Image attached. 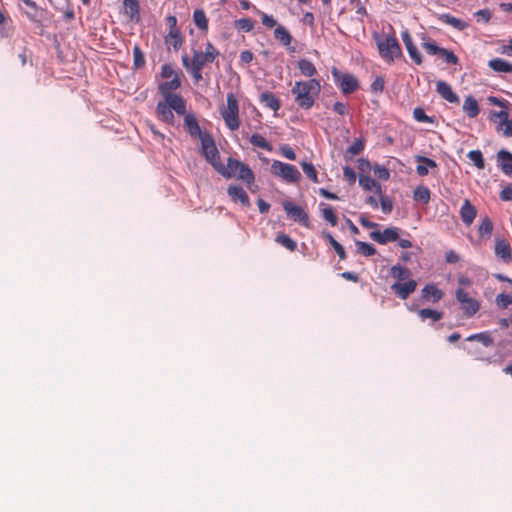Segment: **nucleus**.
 Here are the masks:
<instances>
[{
	"label": "nucleus",
	"mask_w": 512,
	"mask_h": 512,
	"mask_svg": "<svg viewBox=\"0 0 512 512\" xmlns=\"http://www.w3.org/2000/svg\"><path fill=\"white\" fill-rule=\"evenodd\" d=\"M253 60V53L249 50L242 51L239 56L240 65L246 66Z\"/></svg>",
	"instance_id": "obj_55"
},
{
	"label": "nucleus",
	"mask_w": 512,
	"mask_h": 512,
	"mask_svg": "<svg viewBox=\"0 0 512 512\" xmlns=\"http://www.w3.org/2000/svg\"><path fill=\"white\" fill-rule=\"evenodd\" d=\"M124 14L131 21L138 22L140 20L139 0H123Z\"/></svg>",
	"instance_id": "obj_23"
},
{
	"label": "nucleus",
	"mask_w": 512,
	"mask_h": 512,
	"mask_svg": "<svg viewBox=\"0 0 512 512\" xmlns=\"http://www.w3.org/2000/svg\"><path fill=\"white\" fill-rule=\"evenodd\" d=\"M323 235L326 238V240L329 242V244L334 248V250L337 253V255L339 256V258L341 260L346 259L347 255H346V251H345L344 247L334 239L332 234L330 232H323Z\"/></svg>",
	"instance_id": "obj_35"
},
{
	"label": "nucleus",
	"mask_w": 512,
	"mask_h": 512,
	"mask_svg": "<svg viewBox=\"0 0 512 512\" xmlns=\"http://www.w3.org/2000/svg\"><path fill=\"white\" fill-rule=\"evenodd\" d=\"M334 81L344 94H351L358 89L357 78L350 73H341L337 68L332 69Z\"/></svg>",
	"instance_id": "obj_8"
},
{
	"label": "nucleus",
	"mask_w": 512,
	"mask_h": 512,
	"mask_svg": "<svg viewBox=\"0 0 512 512\" xmlns=\"http://www.w3.org/2000/svg\"><path fill=\"white\" fill-rule=\"evenodd\" d=\"M322 216L323 218L328 221L331 226H336L338 222V218L336 214L333 211V208L330 206L324 207L322 209Z\"/></svg>",
	"instance_id": "obj_47"
},
{
	"label": "nucleus",
	"mask_w": 512,
	"mask_h": 512,
	"mask_svg": "<svg viewBox=\"0 0 512 512\" xmlns=\"http://www.w3.org/2000/svg\"><path fill=\"white\" fill-rule=\"evenodd\" d=\"M355 245L357 248V253H359L365 257L373 256L377 252L376 248L372 244L367 243V242L357 240V241H355Z\"/></svg>",
	"instance_id": "obj_37"
},
{
	"label": "nucleus",
	"mask_w": 512,
	"mask_h": 512,
	"mask_svg": "<svg viewBox=\"0 0 512 512\" xmlns=\"http://www.w3.org/2000/svg\"><path fill=\"white\" fill-rule=\"evenodd\" d=\"M301 167L305 175L314 183H318V175L314 165L310 162H301Z\"/></svg>",
	"instance_id": "obj_45"
},
{
	"label": "nucleus",
	"mask_w": 512,
	"mask_h": 512,
	"mask_svg": "<svg viewBox=\"0 0 512 512\" xmlns=\"http://www.w3.org/2000/svg\"><path fill=\"white\" fill-rule=\"evenodd\" d=\"M431 192L425 186H418L413 192V198L415 201L427 204L430 201Z\"/></svg>",
	"instance_id": "obj_38"
},
{
	"label": "nucleus",
	"mask_w": 512,
	"mask_h": 512,
	"mask_svg": "<svg viewBox=\"0 0 512 512\" xmlns=\"http://www.w3.org/2000/svg\"><path fill=\"white\" fill-rule=\"evenodd\" d=\"M173 111L178 115H185L186 101L182 96H173L164 99V101H159L156 105L155 114L160 121L173 126L175 123Z\"/></svg>",
	"instance_id": "obj_3"
},
{
	"label": "nucleus",
	"mask_w": 512,
	"mask_h": 512,
	"mask_svg": "<svg viewBox=\"0 0 512 512\" xmlns=\"http://www.w3.org/2000/svg\"><path fill=\"white\" fill-rule=\"evenodd\" d=\"M261 21L263 25L269 28L275 27L277 24V21L272 16L265 13H261Z\"/></svg>",
	"instance_id": "obj_59"
},
{
	"label": "nucleus",
	"mask_w": 512,
	"mask_h": 512,
	"mask_svg": "<svg viewBox=\"0 0 512 512\" xmlns=\"http://www.w3.org/2000/svg\"><path fill=\"white\" fill-rule=\"evenodd\" d=\"M438 19L442 22V23H445L447 25H450L452 26L453 28L457 29L458 31H463L464 29L467 28L468 24L459 19V18H456L448 13H444V14H440L438 16Z\"/></svg>",
	"instance_id": "obj_27"
},
{
	"label": "nucleus",
	"mask_w": 512,
	"mask_h": 512,
	"mask_svg": "<svg viewBox=\"0 0 512 512\" xmlns=\"http://www.w3.org/2000/svg\"><path fill=\"white\" fill-rule=\"evenodd\" d=\"M390 274L393 278L401 282L410 276V270L400 265H394L390 269Z\"/></svg>",
	"instance_id": "obj_40"
},
{
	"label": "nucleus",
	"mask_w": 512,
	"mask_h": 512,
	"mask_svg": "<svg viewBox=\"0 0 512 512\" xmlns=\"http://www.w3.org/2000/svg\"><path fill=\"white\" fill-rule=\"evenodd\" d=\"M416 161L420 164L416 167V172L419 176H426L429 173V168H437V163L428 157L417 155L415 157Z\"/></svg>",
	"instance_id": "obj_24"
},
{
	"label": "nucleus",
	"mask_w": 512,
	"mask_h": 512,
	"mask_svg": "<svg viewBox=\"0 0 512 512\" xmlns=\"http://www.w3.org/2000/svg\"><path fill=\"white\" fill-rule=\"evenodd\" d=\"M413 117L416 121L423 123H433L434 121L432 117L426 115L424 109L421 107L414 108Z\"/></svg>",
	"instance_id": "obj_46"
},
{
	"label": "nucleus",
	"mask_w": 512,
	"mask_h": 512,
	"mask_svg": "<svg viewBox=\"0 0 512 512\" xmlns=\"http://www.w3.org/2000/svg\"><path fill=\"white\" fill-rule=\"evenodd\" d=\"M145 66V57L138 45L133 47V68L140 69Z\"/></svg>",
	"instance_id": "obj_43"
},
{
	"label": "nucleus",
	"mask_w": 512,
	"mask_h": 512,
	"mask_svg": "<svg viewBox=\"0 0 512 512\" xmlns=\"http://www.w3.org/2000/svg\"><path fill=\"white\" fill-rule=\"evenodd\" d=\"M495 302L500 308L505 309L510 304H512V296L505 293H500L496 296Z\"/></svg>",
	"instance_id": "obj_49"
},
{
	"label": "nucleus",
	"mask_w": 512,
	"mask_h": 512,
	"mask_svg": "<svg viewBox=\"0 0 512 512\" xmlns=\"http://www.w3.org/2000/svg\"><path fill=\"white\" fill-rule=\"evenodd\" d=\"M463 111L467 114L469 118H475L478 116L480 109L477 100L469 95L465 98L463 104Z\"/></svg>",
	"instance_id": "obj_28"
},
{
	"label": "nucleus",
	"mask_w": 512,
	"mask_h": 512,
	"mask_svg": "<svg viewBox=\"0 0 512 512\" xmlns=\"http://www.w3.org/2000/svg\"><path fill=\"white\" fill-rule=\"evenodd\" d=\"M497 163L505 175L512 177V153L501 149L497 153Z\"/></svg>",
	"instance_id": "obj_19"
},
{
	"label": "nucleus",
	"mask_w": 512,
	"mask_h": 512,
	"mask_svg": "<svg viewBox=\"0 0 512 512\" xmlns=\"http://www.w3.org/2000/svg\"><path fill=\"white\" fill-rule=\"evenodd\" d=\"M298 68L301 71V73L307 77H312L317 72L313 63L307 59H300L298 61Z\"/></svg>",
	"instance_id": "obj_39"
},
{
	"label": "nucleus",
	"mask_w": 512,
	"mask_h": 512,
	"mask_svg": "<svg viewBox=\"0 0 512 512\" xmlns=\"http://www.w3.org/2000/svg\"><path fill=\"white\" fill-rule=\"evenodd\" d=\"M271 173L289 183H296L301 178V174L296 166L278 160L273 161L271 164Z\"/></svg>",
	"instance_id": "obj_7"
},
{
	"label": "nucleus",
	"mask_w": 512,
	"mask_h": 512,
	"mask_svg": "<svg viewBox=\"0 0 512 512\" xmlns=\"http://www.w3.org/2000/svg\"><path fill=\"white\" fill-rule=\"evenodd\" d=\"M385 86V79L382 76H377L371 84V91L373 93H382Z\"/></svg>",
	"instance_id": "obj_51"
},
{
	"label": "nucleus",
	"mask_w": 512,
	"mask_h": 512,
	"mask_svg": "<svg viewBox=\"0 0 512 512\" xmlns=\"http://www.w3.org/2000/svg\"><path fill=\"white\" fill-rule=\"evenodd\" d=\"M467 157L473 162L478 169L485 168V161L480 150H471L468 152Z\"/></svg>",
	"instance_id": "obj_44"
},
{
	"label": "nucleus",
	"mask_w": 512,
	"mask_h": 512,
	"mask_svg": "<svg viewBox=\"0 0 512 512\" xmlns=\"http://www.w3.org/2000/svg\"><path fill=\"white\" fill-rule=\"evenodd\" d=\"M439 57L443 58L447 64H457L458 62L457 56L445 48L442 49Z\"/></svg>",
	"instance_id": "obj_53"
},
{
	"label": "nucleus",
	"mask_w": 512,
	"mask_h": 512,
	"mask_svg": "<svg viewBox=\"0 0 512 512\" xmlns=\"http://www.w3.org/2000/svg\"><path fill=\"white\" fill-rule=\"evenodd\" d=\"M400 229L397 227H389L380 231H372L370 233L371 239L378 242L379 244L385 245L388 242H393L399 239Z\"/></svg>",
	"instance_id": "obj_12"
},
{
	"label": "nucleus",
	"mask_w": 512,
	"mask_h": 512,
	"mask_svg": "<svg viewBox=\"0 0 512 512\" xmlns=\"http://www.w3.org/2000/svg\"><path fill=\"white\" fill-rule=\"evenodd\" d=\"M417 288V282L413 279H409L406 282H395L391 289L401 299L405 300L411 293Z\"/></svg>",
	"instance_id": "obj_13"
},
{
	"label": "nucleus",
	"mask_w": 512,
	"mask_h": 512,
	"mask_svg": "<svg viewBox=\"0 0 512 512\" xmlns=\"http://www.w3.org/2000/svg\"><path fill=\"white\" fill-rule=\"evenodd\" d=\"M235 26L242 31H250L253 29V22L250 19L242 18L235 21Z\"/></svg>",
	"instance_id": "obj_52"
},
{
	"label": "nucleus",
	"mask_w": 512,
	"mask_h": 512,
	"mask_svg": "<svg viewBox=\"0 0 512 512\" xmlns=\"http://www.w3.org/2000/svg\"><path fill=\"white\" fill-rule=\"evenodd\" d=\"M193 21L199 29L203 31H206L208 29V19L206 17L204 10L196 9L193 13Z\"/></svg>",
	"instance_id": "obj_36"
},
{
	"label": "nucleus",
	"mask_w": 512,
	"mask_h": 512,
	"mask_svg": "<svg viewBox=\"0 0 512 512\" xmlns=\"http://www.w3.org/2000/svg\"><path fill=\"white\" fill-rule=\"evenodd\" d=\"M495 255L505 263L512 259V251L509 243L499 237L495 238Z\"/></svg>",
	"instance_id": "obj_17"
},
{
	"label": "nucleus",
	"mask_w": 512,
	"mask_h": 512,
	"mask_svg": "<svg viewBox=\"0 0 512 512\" xmlns=\"http://www.w3.org/2000/svg\"><path fill=\"white\" fill-rule=\"evenodd\" d=\"M220 175L227 179L236 178L248 184L254 181L253 171L244 163L232 157L227 158V163L220 162L215 169Z\"/></svg>",
	"instance_id": "obj_4"
},
{
	"label": "nucleus",
	"mask_w": 512,
	"mask_h": 512,
	"mask_svg": "<svg viewBox=\"0 0 512 512\" xmlns=\"http://www.w3.org/2000/svg\"><path fill=\"white\" fill-rule=\"evenodd\" d=\"M467 341H478L482 343L485 347L492 346L494 340L490 334V332H480L476 334H472L466 338Z\"/></svg>",
	"instance_id": "obj_33"
},
{
	"label": "nucleus",
	"mask_w": 512,
	"mask_h": 512,
	"mask_svg": "<svg viewBox=\"0 0 512 512\" xmlns=\"http://www.w3.org/2000/svg\"><path fill=\"white\" fill-rule=\"evenodd\" d=\"M475 16L478 18V21H483L487 23L491 19V12L488 9H482L475 13Z\"/></svg>",
	"instance_id": "obj_57"
},
{
	"label": "nucleus",
	"mask_w": 512,
	"mask_h": 512,
	"mask_svg": "<svg viewBox=\"0 0 512 512\" xmlns=\"http://www.w3.org/2000/svg\"><path fill=\"white\" fill-rule=\"evenodd\" d=\"M380 204L384 214H390L393 209V202L388 196H384L381 194Z\"/></svg>",
	"instance_id": "obj_50"
},
{
	"label": "nucleus",
	"mask_w": 512,
	"mask_h": 512,
	"mask_svg": "<svg viewBox=\"0 0 512 512\" xmlns=\"http://www.w3.org/2000/svg\"><path fill=\"white\" fill-rule=\"evenodd\" d=\"M376 44L381 58L388 64L402 56L401 46L392 35L376 36Z\"/></svg>",
	"instance_id": "obj_5"
},
{
	"label": "nucleus",
	"mask_w": 512,
	"mask_h": 512,
	"mask_svg": "<svg viewBox=\"0 0 512 512\" xmlns=\"http://www.w3.org/2000/svg\"><path fill=\"white\" fill-rule=\"evenodd\" d=\"M500 198L503 201H512V185H508L502 189Z\"/></svg>",
	"instance_id": "obj_61"
},
{
	"label": "nucleus",
	"mask_w": 512,
	"mask_h": 512,
	"mask_svg": "<svg viewBox=\"0 0 512 512\" xmlns=\"http://www.w3.org/2000/svg\"><path fill=\"white\" fill-rule=\"evenodd\" d=\"M402 41L404 46L410 56V58L417 64H422V55L418 51L417 47L413 43L412 37L407 29L403 30L401 33Z\"/></svg>",
	"instance_id": "obj_14"
},
{
	"label": "nucleus",
	"mask_w": 512,
	"mask_h": 512,
	"mask_svg": "<svg viewBox=\"0 0 512 512\" xmlns=\"http://www.w3.org/2000/svg\"><path fill=\"white\" fill-rule=\"evenodd\" d=\"M260 101L263 103L266 107L270 108L271 110H278L280 107L279 100L276 98V96L271 92H263L260 95Z\"/></svg>",
	"instance_id": "obj_31"
},
{
	"label": "nucleus",
	"mask_w": 512,
	"mask_h": 512,
	"mask_svg": "<svg viewBox=\"0 0 512 512\" xmlns=\"http://www.w3.org/2000/svg\"><path fill=\"white\" fill-rule=\"evenodd\" d=\"M228 195L234 203H240L242 206L250 205L249 197L246 191L239 185H231L228 187Z\"/></svg>",
	"instance_id": "obj_18"
},
{
	"label": "nucleus",
	"mask_w": 512,
	"mask_h": 512,
	"mask_svg": "<svg viewBox=\"0 0 512 512\" xmlns=\"http://www.w3.org/2000/svg\"><path fill=\"white\" fill-rule=\"evenodd\" d=\"M333 110L339 114V115H345L348 113V109H347V106L346 104L342 103V102H336L334 105H333Z\"/></svg>",
	"instance_id": "obj_63"
},
{
	"label": "nucleus",
	"mask_w": 512,
	"mask_h": 512,
	"mask_svg": "<svg viewBox=\"0 0 512 512\" xmlns=\"http://www.w3.org/2000/svg\"><path fill=\"white\" fill-rule=\"evenodd\" d=\"M184 116V127L187 133L193 138H202L206 133H203L198 121L194 114L186 113Z\"/></svg>",
	"instance_id": "obj_15"
},
{
	"label": "nucleus",
	"mask_w": 512,
	"mask_h": 512,
	"mask_svg": "<svg viewBox=\"0 0 512 512\" xmlns=\"http://www.w3.org/2000/svg\"><path fill=\"white\" fill-rule=\"evenodd\" d=\"M219 56V51L210 43L206 44L205 51L194 50L192 59L188 56L182 57V62L187 71L191 74L195 83L202 80V69L208 63L214 62Z\"/></svg>",
	"instance_id": "obj_1"
},
{
	"label": "nucleus",
	"mask_w": 512,
	"mask_h": 512,
	"mask_svg": "<svg viewBox=\"0 0 512 512\" xmlns=\"http://www.w3.org/2000/svg\"><path fill=\"white\" fill-rule=\"evenodd\" d=\"M456 299L461 303V308L467 317L476 314L480 308L479 302L471 298L469 294L461 288L456 290Z\"/></svg>",
	"instance_id": "obj_11"
},
{
	"label": "nucleus",
	"mask_w": 512,
	"mask_h": 512,
	"mask_svg": "<svg viewBox=\"0 0 512 512\" xmlns=\"http://www.w3.org/2000/svg\"><path fill=\"white\" fill-rule=\"evenodd\" d=\"M321 91L318 80L312 78L307 81H297L291 89L296 104L305 110L310 109Z\"/></svg>",
	"instance_id": "obj_2"
},
{
	"label": "nucleus",
	"mask_w": 512,
	"mask_h": 512,
	"mask_svg": "<svg viewBox=\"0 0 512 512\" xmlns=\"http://www.w3.org/2000/svg\"><path fill=\"white\" fill-rule=\"evenodd\" d=\"M443 297V292L438 289L434 284H427L422 289V298L425 301H431L432 303H437Z\"/></svg>",
	"instance_id": "obj_22"
},
{
	"label": "nucleus",
	"mask_w": 512,
	"mask_h": 512,
	"mask_svg": "<svg viewBox=\"0 0 512 512\" xmlns=\"http://www.w3.org/2000/svg\"><path fill=\"white\" fill-rule=\"evenodd\" d=\"M220 114L226 126L234 131L240 126L239 121V105L233 93L227 94V103L220 108Z\"/></svg>",
	"instance_id": "obj_6"
},
{
	"label": "nucleus",
	"mask_w": 512,
	"mask_h": 512,
	"mask_svg": "<svg viewBox=\"0 0 512 512\" xmlns=\"http://www.w3.org/2000/svg\"><path fill=\"white\" fill-rule=\"evenodd\" d=\"M502 126L504 128L502 129V134L505 137H512V120H508L506 122H503Z\"/></svg>",
	"instance_id": "obj_64"
},
{
	"label": "nucleus",
	"mask_w": 512,
	"mask_h": 512,
	"mask_svg": "<svg viewBox=\"0 0 512 512\" xmlns=\"http://www.w3.org/2000/svg\"><path fill=\"white\" fill-rule=\"evenodd\" d=\"M165 41L166 44L171 45L175 50H178L182 45V37L178 29H170Z\"/></svg>",
	"instance_id": "obj_34"
},
{
	"label": "nucleus",
	"mask_w": 512,
	"mask_h": 512,
	"mask_svg": "<svg viewBox=\"0 0 512 512\" xmlns=\"http://www.w3.org/2000/svg\"><path fill=\"white\" fill-rule=\"evenodd\" d=\"M364 149V142L362 139H356L346 150V154L352 156L360 154Z\"/></svg>",
	"instance_id": "obj_48"
},
{
	"label": "nucleus",
	"mask_w": 512,
	"mask_h": 512,
	"mask_svg": "<svg viewBox=\"0 0 512 512\" xmlns=\"http://www.w3.org/2000/svg\"><path fill=\"white\" fill-rule=\"evenodd\" d=\"M424 42L422 47L430 55L440 56L442 47H439L435 42L431 41L430 38L423 37Z\"/></svg>",
	"instance_id": "obj_42"
},
{
	"label": "nucleus",
	"mask_w": 512,
	"mask_h": 512,
	"mask_svg": "<svg viewBox=\"0 0 512 512\" xmlns=\"http://www.w3.org/2000/svg\"><path fill=\"white\" fill-rule=\"evenodd\" d=\"M477 215V210L470 200L465 199L460 208V218L466 226H470Z\"/></svg>",
	"instance_id": "obj_20"
},
{
	"label": "nucleus",
	"mask_w": 512,
	"mask_h": 512,
	"mask_svg": "<svg viewBox=\"0 0 512 512\" xmlns=\"http://www.w3.org/2000/svg\"><path fill=\"white\" fill-rule=\"evenodd\" d=\"M201 140L202 154L206 160L216 169L217 164L220 163L219 151L215 145L213 138L209 134H205Z\"/></svg>",
	"instance_id": "obj_9"
},
{
	"label": "nucleus",
	"mask_w": 512,
	"mask_h": 512,
	"mask_svg": "<svg viewBox=\"0 0 512 512\" xmlns=\"http://www.w3.org/2000/svg\"><path fill=\"white\" fill-rule=\"evenodd\" d=\"M283 209L291 220L305 227H309V215L302 207L295 205L291 201H285L283 202Z\"/></svg>",
	"instance_id": "obj_10"
},
{
	"label": "nucleus",
	"mask_w": 512,
	"mask_h": 512,
	"mask_svg": "<svg viewBox=\"0 0 512 512\" xmlns=\"http://www.w3.org/2000/svg\"><path fill=\"white\" fill-rule=\"evenodd\" d=\"M175 75H177L175 73V71L173 70V68L169 65V64H164L161 68V76L163 78H173Z\"/></svg>",
	"instance_id": "obj_58"
},
{
	"label": "nucleus",
	"mask_w": 512,
	"mask_h": 512,
	"mask_svg": "<svg viewBox=\"0 0 512 512\" xmlns=\"http://www.w3.org/2000/svg\"><path fill=\"white\" fill-rule=\"evenodd\" d=\"M493 232V223L488 216L482 218L478 227V233L481 238L489 239Z\"/></svg>",
	"instance_id": "obj_30"
},
{
	"label": "nucleus",
	"mask_w": 512,
	"mask_h": 512,
	"mask_svg": "<svg viewBox=\"0 0 512 512\" xmlns=\"http://www.w3.org/2000/svg\"><path fill=\"white\" fill-rule=\"evenodd\" d=\"M343 175H344L345 179L350 184L355 183V181H356V173H355V171L351 167L345 166L343 168Z\"/></svg>",
	"instance_id": "obj_56"
},
{
	"label": "nucleus",
	"mask_w": 512,
	"mask_h": 512,
	"mask_svg": "<svg viewBox=\"0 0 512 512\" xmlns=\"http://www.w3.org/2000/svg\"><path fill=\"white\" fill-rule=\"evenodd\" d=\"M374 174L379 178V179H382V180H387L389 179L390 177V172L389 170L384 167V166H380V165H376L374 167Z\"/></svg>",
	"instance_id": "obj_54"
},
{
	"label": "nucleus",
	"mask_w": 512,
	"mask_h": 512,
	"mask_svg": "<svg viewBox=\"0 0 512 512\" xmlns=\"http://www.w3.org/2000/svg\"><path fill=\"white\" fill-rule=\"evenodd\" d=\"M488 67L498 73H512V63L502 58L491 59Z\"/></svg>",
	"instance_id": "obj_25"
},
{
	"label": "nucleus",
	"mask_w": 512,
	"mask_h": 512,
	"mask_svg": "<svg viewBox=\"0 0 512 512\" xmlns=\"http://www.w3.org/2000/svg\"><path fill=\"white\" fill-rule=\"evenodd\" d=\"M418 316L422 321L431 319L432 322H436L443 318V313L431 308H424L418 310Z\"/></svg>",
	"instance_id": "obj_32"
},
{
	"label": "nucleus",
	"mask_w": 512,
	"mask_h": 512,
	"mask_svg": "<svg viewBox=\"0 0 512 512\" xmlns=\"http://www.w3.org/2000/svg\"><path fill=\"white\" fill-rule=\"evenodd\" d=\"M437 93L446 101L450 103H458L459 97L453 92L451 86L445 81L439 80L436 82Z\"/></svg>",
	"instance_id": "obj_21"
},
{
	"label": "nucleus",
	"mask_w": 512,
	"mask_h": 512,
	"mask_svg": "<svg viewBox=\"0 0 512 512\" xmlns=\"http://www.w3.org/2000/svg\"><path fill=\"white\" fill-rule=\"evenodd\" d=\"M281 152H282V155L284 157H286L287 159L289 160H295L296 159V153L294 152V150L288 146V145H284L281 147Z\"/></svg>",
	"instance_id": "obj_60"
},
{
	"label": "nucleus",
	"mask_w": 512,
	"mask_h": 512,
	"mask_svg": "<svg viewBox=\"0 0 512 512\" xmlns=\"http://www.w3.org/2000/svg\"><path fill=\"white\" fill-rule=\"evenodd\" d=\"M445 260L448 263L454 264L460 261V256L455 251L450 250L445 254Z\"/></svg>",
	"instance_id": "obj_62"
},
{
	"label": "nucleus",
	"mask_w": 512,
	"mask_h": 512,
	"mask_svg": "<svg viewBox=\"0 0 512 512\" xmlns=\"http://www.w3.org/2000/svg\"><path fill=\"white\" fill-rule=\"evenodd\" d=\"M274 38L285 47L289 46L292 42V36L290 32L281 25H278L275 28Z\"/></svg>",
	"instance_id": "obj_29"
},
{
	"label": "nucleus",
	"mask_w": 512,
	"mask_h": 512,
	"mask_svg": "<svg viewBox=\"0 0 512 512\" xmlns=\"http://www.w3.org/2000/svg\"><path fill=\"white\" fill-rule=\"evenodd\" d=\"M180 86L181 79L178 75H175L170 81L160 83L158 89L164 99H169V97L180 96L179 94L173 93V91L177 90Z\"/></svg>",
	"instance_id": "obj_16"
},
{
	"label": "nucleus",
	"mask_w": 512,
	"mask_h": 512,
	"mask_svg": "<svg viewBox=\"0 0 512 512\" xmlns=\"http://www.w3.org/2000/svg\"><path fill=\"white\" fill-rule=\"evenodd\" d=\"M276 242L285 247L289 251H294L297 248V243L287 234H279L276 237Z\"/></svg>",
	"instance_id": "obj_41"
},
{
	"label": "nucleus",
	"mask_w": 512,
	"mask_h": 512,
	"mask_svg": "<svg viewBox=\"0 0 512 512\" xmlns=\"http://www.w3.org/2000/svg\"><path fill=\"white\" fill-rule=\"evenodd\" d=\"M359 185L366 191H374L377 195L381 196V185L376 180L367 175L359 176Z\"/></svg>",
	"instance_id": "obj_26"
}]
</instances>
